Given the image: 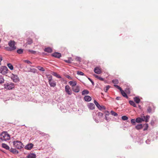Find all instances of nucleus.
<instances>
[{
  "mask_svg": "<svg viewBox=\"0 0 158 158\" xmlns=\"http://www.w3.org/2000/svg\"><path fill=\"white\" fill-rule=\"evenodd\" d=\"M23 50L22 49H20L18 50L17 52L19 54H21L23 52Z\"/></svg>",
  "mask_w": 158,
  "mask_h": 158,
  "instance_id": "nucleus-36",
  "label": "nucleus"
},
{
  "mask_svg": "<svg viewBox=\"0 0 158 158\" xmlns=\"http://www.w3.org/2000/svg\"><path fill=\"white\" fill-rule=\"evenodd\" d=\"M49 83L51 87H55L56 85V82L52 79L51 76L48 77Z\"/></svg>",
  "mask_w": 158,
  "mask_h": 158,
  "instance_id": "nucleus-3",
  "label": "nucleus"
},
{
  "mask_svg": "<svg viewBox=\"0 0 158 158\" xmlns=\"http://www.w3.org/2000/svg\"><path fill=\"white\" fill-rule=\"evenodd\" d=\"M97 115H98V117L100 119H101L102 118L103 115V114L100 112H99L97 114Z\"/></svg>",
  "mask_w": 158,
  "mask_h": 158,
  "instance_id": "nucleus-28",
  "label": "nucleus"
},
{
  "mask_svg": "<svg viewBox=\"0 0 158 158\" xmlns=\"http://www.w3.org/2000/svg\"><path fill=\"white\" fill-rule=\"evenodd\" d=\"M134 100L135 102L137 103H139L140 101V100L139 98L136 97L134 98Z\"/></svg>",
  "mask_w": 158,
  "mask_h": 158,
  "instance_id": "nucleus-26",
  "label": "nucleus"
},
{
  "mask_svg": "<svg viewBox=\"0 0 158 158\" xmlns=\"http://www.w3.org/2000/svg\"><path fill=\"white\" fill-rule=\"evenodd\" d=\"M72 89L74 92L76 93L79 92L80 90V87L78 86H76L74 87H72Z\"/></svg>",
  "mask_w": 158,
  "mask_h": 158,
  "instance_id": "nucleus-11",
  "label": "nucleus"
},
{
  "mask_svg": "<svg viewBox=\"0 0 158 158\" xmlns=\"http://www.w3.org/2000/svg\"><path fill=\"white\" fill-rule=\"evenodd\" d=\"M114 86L116 87V88H117L118 89H119L120 91H121V90H122L121 89V88L119 86H118V85H114Z\"/></svg>",
  "mask_w": 158,
  "mask_h": 158,
  "instance_id": "nucleus-45",
  "label": "nucleus"
},
{
  "mask_svg": "<svg viewBox=\"0 0 158 158\" xmlns=\"http://www.w3.org/2000/svg\"><path fill=\"white\" fill-rule=\"evenodd\" d=\"M8 71L7 68L5 66H2L0 67V73L3 75L6 74Z\"/></svg>",
  "mask_w": 158,
  "mask_h": 158,
  "instance_id": "nucleus-4",
  "label": "nucleus"
},
{
  "mask_svg": "<svg viewBox=\"0 0 158 158\" xmlns=\"http://www.w3.org/2000/svg\"><path fill=\"white\" fill-rule=\"evenodd\" d=\"M15 42L14 41H10L8 43L10 47V50H14L16 48L15 46Z\"/></svg>",
  "mask_w": 158,
  "mask_h": 158,
  "instance_id": "nucleus-6",
  "label": "nucleus"
},
{
  "mask_svg": "<svg viewBox=\"0 0 158 158\" xmlns=\"http://www.w3.org/2000/svg\"><path fill=\"white\" fill-rule=\"evenodd\" d=\"M69 84L72 87H74L76 86L77 82L75 81H71L69 82Z\"/></svg>",
  "mask_w": 158,
  "mask_h": 158,
  "instance_id": "nucleus-13",
  "label": "nucleus"
},
{
  "mask_svg": "<svg viewBox=\"0 0 158 158\" xmlns=\"http://www.w3.org/2000/svg\"><path fill=\"white\" fill-rule=\"evenodd\" d=\"M8 67L11 70H12L13 69V65L10 63L8 64H7Z\"/></svg>",
  "mask_w": 158,
  "mask_h": 158,
  "instance_id": "nucleus-30",
  "label": "nucleus"
},
{
  "mask_svg": "<svg viewBox=\"0 0 158 158\" xmlns=\"http://www.w3.org/2000/svg\"><path fill=\"white\" fill-rule=\"evenodd\" d=\"M120 91L123 97L127 98H128V97L127 94L125 92H124V91L123 90H121Z\"/></svg>",
  "mask_w": 158,
  "mask_h": 158,
  "instance_id": "nucleus-20",
  "label": "nucleus"
},
{
  "mask_svg": "<svg viewBox=\"0 0 158 158\" xmlns=\"http://www.w3.org/2000/svg\"><path fill=\"white\" fill-rule=\"evenodd\" d=\"M65 91L69 95H71L72 94V91L69 85H67L65 86Z\"/></svg>",
  "mask_w": 158,
  "mask_h": 158,
  "instance_id": "nucleus-7",
  "label": "nucleus"
},
{
  "mask_svg": "<svg viewBox=\"0 0 158 158\" xmlns=\"http://www.w3.org/2000/svg\"><path fill=\"white\" fill-rule=\"evenodd\" d=\"M94 102L98 109L100 108L101 107V106L95 100H94Z\"/></svg>",
  "mask_w": 158,
  "mask_h": 158,
  "instance_id": "nucleus-27",
  "label": "nucleus"
},
{
  "mask_svg": "<svg viewBox=\"0 0 158 158\" xmlns=\"http://www.w3.org/2000/svg\"><path fill=\"white\" fill-rule=\"evenodd\" d=\"M140 107V106H139V107Z\"/></svg>",
  "mask_w": 158,
  "mask_h": 158,
  "instance_id": "nucleus-58",
  "label": "nucleus"
},
{
  "mask_svg": "<svg viewBox=\"0 0 158 158\" xmlns=\"http://www.w3.org/2000/svg\"><path fill=\"white\" fill-rule=\"evenodd\" d=\"M122 119L123 120H126L128 119V118L126 116H123L122 117Z\"/></svg>",
  "mask_w": 158,
  "mask_h": 158,
  "instance_id": "nucleus-38",
  "label": "nucleus"
},
{
  "mask_svg": "<svg viewBox=\"0 0 158 158\" xmlns=\"http://www.w3.org/2000/svg\"><path fill=\"white\" fill-rule=\"evenodd\" d=\"M143 127V126L142 124H138L135 126V128L137 130H139L142 128Z\"/></svg>",
  "mask_w": 158,
  "mask_h": 158,
  "instance_id": "nucleus-22",
  "label": "nucleus"
},
{
  "mask_svg": "<svg viewBox=\"0 0 158 158\" xmlns=\"http://www.w3.org/2000/svg\"><path fill=\"white\" fill-rule=\"evenodd\" d=\"M88 106L89 108L91 110H93L95 108V105L93 103H89Z\"/></svg>",
  "mask_w": 158,
  "mask_h": 158,
  "instance_id": "nucleus-16",
  "label": "nucleus"
},
{
  "mask_svg": "<svg viewBox=\"0 0 158 158\" xmlns=\"http://www.w3.org/2000/svg\"><path fill=\"white\" fill-rule=\"evenodd\" d=\"M126 92L127 93H130V89L129 88H127L126 89Z\"/></svg>",
  "mask_w": 158,
  "mask_h": 158,
  "instance_id": "nucleus-51",
  "label": "nucleus"
},
{
  "mask_svg": "<svg viewBox=\"0 0 158 158\" xmlns=\"http://www.w3.org/2000/svg\"><path fill=\"white\" fill-rule=\"evenodd\" d=\"M112 82L114 84H118V80L117 79L114 80L112 81Z\"/></svg>",
  "mask_w": 158,
  "mask_h": 158,
  "instance_id": "nucleus-37",
  "label": "nucleus"
},
{
  "mask_svg": "<svg viewBox=\"0 0 158 158\" xmlns=\"http://www.w3.org/2000/svg\"><path fill=\"white\" fill-rule=\"evenodd\" d=\"M11 78L13 81L15 82H17L19 81V79L18 77L15 75H14L13 74H12L11 76Z\"/></svg>",
  "mask_w": 158,
  "mask_h": 158,
  "instance_id": "nucleus-8",
  "label": "nucleus"
},
{
  "mask_svg": "<svg viewBox=\"0 0 158 158\" xmlns=\"http://www.w3.org/2000/svg\"><path fill=\"white\" fill-rule=\"evenodd\" d=\"M13 144L14 147L18 149H20L23 148V145L19 141H14L13 142Z\"/></svg>",
  "mask_w": 158,
  "mask_h": 158,
  "instance_id": "nucleus-2",
  "label": "nucleus"
},
{
  "mask_svg": "<svg viewBox=\"0 0 158 158\" xmlns=\"http://www.w3.org/2000/svg\"><path fill=\"white\" fill-rule=\"evenodd\" d=\"M23 61L24 62L28 64H32V63L28 60H23Z\"/></svg>",
  "mask_w": 158,
  "mask_h": 158,
  "instance_id": "nucleus-41",
  "label": "nucleus"
},
{
  "mask_svg": "<svg viewBox=\"0 0 158 158\" xmlns=\"http://www.w3.org/2000/svg\"><path fill=\"white\" fill-rule=\"evenodd\" d=\"M65 76L66 77L68 78L69 79H71V77L69 75H66Z\"/></svg>",
  "mask_w": 158,
  "mask_h": 158,
  "instance_id": "nucleus-49",
  "label": "nucleus"
},
{
  "mask_svg": "<svg viewBox=\"0 0 158 158\" xmlns=\"http://www.w3.org/2000/svg\"><path fill=\"white\" fill-rule=\"evenodd\" d=\"M145 127L143 130L144 131L147 130L148 129V124L146 123L145 124Z\"/></svg>",
  "mask_w": 158,
  "mask_h": 158,
  "instance_id": "nucleus-39",
  "label": "nucleus"
},
{
  "mask_svg": "<svg viewBox=\"0 0 158 158\" xmlns=\"http://www.w3.org/2000/svg\"><path fill=\"white\" fill-rule=\"evenodd\" d=\"M44 51L48 52L51 53L52 52V50L50 48H47L45 49Z\"/></svg>",
  "mask_w": 158,
  "mask_h": 158,
  "instance_id": "nucleus-19",
  "label": "nucleus"
},
{
  "mask_svg": "<svg viewBox=\"0 0 158 158\" xmlns=\"http://www.w3.org/2000/svg\"><path fill=\"white\" fill-rule=\"evenodd\" d=\"M141 119H142V121H144V120H145V117L144 116H143V117L142 118H141Z\"/></svg>",
  "mask_w": 158,
  "mask_h": 158,
  "instance_id": "nucleus-53",
  "label": "nucleus"
},
{
  "mask_svg": "<svg viewBox=\"0 0 158 158\" xmlns=\"http://www.w3.org/2000/svg\"><path fill=\"white\" fill-rule=\"evenodd\" d=\"M107 114L106 113V115H109V112L108 111H107Z\"/></svg>",
  "mask_w": 158,
  "mask_h": 158,
  "instance_id": "nucleus-56",
  "label": "nucleus"
},
{
  "mask_svg": "<svg viewBox=\"0 0 158 158\" xmlns=\"http://www.w3.org/2000/svg\"><path fill=\"white\" fill-rule=\"evenodd\" d=\"M65 61H66V62L68 63H70L71 62L70 61V60H66Z\"/></svg>",
  "mask_w": 158,
  "mask_h": 158,
  "instance_id": "nucleus-54",
  "label": "nucleus"
},
{
  "mask_svg": "<svg viewBox=\"0 0 158 158\" xmlns=\"http://www.w3.org/2000/svg\"><path fill=\"white\" fill-rule=\"evenodd\" d=\"M33 147V144L30 143L27 144L25 147V148L27 150H31Z\"/></svg>",
  "mask_w": 158,
  "mask_h": 158,
  "instance_id": "nucleus-10",
  "label": "nucleus"
},
{
  "mask_svg": "<svg viewBox=\"0 0 158 158\" xmlns=\"http://www.w3.org/2000/svg\"><path fill=\"white\" fill-rule=\"evenodd\" d=\"M37 68L38 69H39V70H40V71H44V69L42 67H41L40 66H38Z\"/></svg>",
  "mask_w": 158,
  "mask_h": 158,
  "instance_id": "nucleus-34",
  "label": "nucleus"
},
{
  "mask_svg": "<svg viewBox=\"0 0 158 158\" xmlns=\"http://www.w3.org/2000/svg\"><path fill=\"white\" fill-rule=\"evenodd\" d=\"M101 106V107L99 109L100 110H102V109L105 110L106 109V108L104 106Z\"/></svg>",
  "mask_w": 158,
  "mask_h": 158,
  "instance_id": "nucleus-47",
  "label": "nucleus"
},
{
  "mask_svg": "<svg viewBox=\"0 0 158 158\" xmlns=\"http://www.w3.org/2000/svg\"><path fill=\"white\" fill-rule=\"evenodd\" d=\"M150 116L149 115H146L145 117V121L146 122H148L149 119L150 118Z\"/></svg>",
  "mask_w": 158,
  "mask_h": 158,
  "instance_id": "nucleus-35",
  "label": "nucleus"
},
{
  "mask_svg": "<svg viewBox=\"0 0 158 158\" xmlns=\"http://www.w3.org/2000/svg\"><path fill=\"white\" fill-rule=\"evenodd\" d=\"M77 74L78 75H84V73L78 71L77 72Z\"/></svg>",
  "mask_w": 158,
  "mask_h": 158,
  "instance_id": "nucleus-43",
  "label": "nucleus"
},
{
  "mask_svg": "<svg viewBox=\"0 0 158 158\" xmlns=\"http://www.w3.org/2000/svg\"><path fill=\"white\" fill-rule=\"evenodd\" d=\"M52 55L53 56L57 58H60L61 56V54L58 52L54 53L52 54Z\"/></svg>",
  "mask_w": 158,
  "mask_h": 158,
  "instance_id": "nucleus-12",
  "label": "nucleus"
},
{
  "mask_svg": "<svg viewBox=\"0 0 158 158\" xmlns=\"http://www.w3.org/2000/svg\"><path fill=\"white\" fill-rule=\"evenodd\" d=\"M142 119L140 118H137L136 119V122L138 123H140L142 122Z\"/></svg>",
  "mask_w": 158,
  "mask_h": 158,
  "instance_id": "nucleus-31",
  "label": "nucleus"
},
{
  "mask_svg": "<svg viewBox=\"0 0 158 158\" xmlns=\"http://www.w3.org/2000/svg\"><path fill=\"white\" fill-rule=\"evenodd\" d=\"M10 151L13 153L15 154H17L19 153V152L18 150H17L12 148H11L10 149Z\"/></svg>",
  "mask_w": 158,
  "mask_h": 158,
  "instance_id": "nucleus-15",
  "label": "nucleus"
},
{
  "mask_svg": "<svg viewBox=\"0 0 158 158\" xmlns=\"http://www.w3.org/2000/svg\"><path fill=\"white\" fill-rule=\"evenodd\" d=\"M53 75L55 76L57 78H61V76L59 75L58 74L54 72L53 73Z\"/></svg>",
  "mask_w": 158,
  "mask_h": 158,
  "instance_id": "nucleus-33",
  "label": "nucleus"
},
{
  "mask_svg": "<svg viewBox=\"0 0 158 158\" xmlns=\"http://www.w3.org/2000/svg\"><path fill=\"white\" fill-rule=\"evenodd\" d=\"M4 87L5 89L10 90L14 88L15 86L14 84L13 83H7L4 84Z\"/></svg>",
  "mask_w": 158,
  "mask_h": 158,
  "instance_id": "nucleus-5",
  "label": "nucleus"
},
{
  "mask_svg": "<svg viewBox=\"0 0 158 158\" xmlns=\"http://www.w3.org/2000/svg\"><path fill=\"white\" fill-rule=\"evenodd\" d=\"M121 98L120 97H117L116 98V99L117 100H119Z\"/></svg>",
  "mask_w": 158,
  "mask_h": 158,
  "instance_id": "nucleus-55",
  "label": "nucleus"
},
{
  "mask_svg": "<svg viewBox=\"0 0 158 158\" xmlns=\"http://www.w3.org/2000/svg\"><path fill=\"white\" fill-rule=\"evenodd\" d=\"M147 111L148 112L150 113L152 111V109L150 107H148L147 109Z\"/></svg>",
  "mask_w": 158,
  "mask_h": 158,
  "instance_id": "nucleus-46",
  "label": "nucleus"
},
{
  "mask_svg": "<svg viewBox=\"0 0 158 158\" xmlns=\"http://www.w3.org/2000/svg\"><path fill=\"white\" fill-rule=\"evenodd\" d=\"M36 155L34 153H30L27 156L28 158H35Z\"/></svg>",
  "mask_w": 158,
  "mask_h": 158,
  "instance_id": "nucleus-17",
  "label": "nucleus"
},
{
  "mask_svg": "<svg viewBox=\"0 0 158 158\" xmlns=\"http://www.w3.org/2000/svg\"><path fill=\"white\" fill-rule=\"evenodd\" d=\"M94 71L95 73L98 74H100L102 72L101 69L98 67H95L94 69Z\"/></svg>",
  "mask_w": 158,
  "mask_h": 158,
  "instance_id": "nucleus-9",
  "label": "nucleus"
},
{
  "mask_svg": "<svg viewBox=\"0 0 158 158\" xmlns=\"http://www.w3.org/2000/svg\"><path fill=\"white\" fill-rule=\"evenodd\" d=\"M33 42L32 40L30 38H28L27 39V43L28 44H31Z\"/></svg>",
  "mask_w": 158,
  "mask_h": 158,
  "instance_id": "nucleus-24",
  "label": "nucleus"
},
{
  "mask_svg": "<svg viewBox=\"0 0 158 158\" xmlns=\"http://www.w3.org/2000/svg\"><path fill=\"white\" fill-rule=\"evenodd\" d=\"M129 103L131 105L133 106L134 107H136V104L135 103V102L133 101H132L131 100L129 101Z\"/></svg>",
  "mask_w": 158,
  "mask_h": 158,
  "instance_id": "nucleus-21",
  "label": "nucleus"
},
{
  "mask_svg": "<svg viewBox=\"0 0 158 158\" xmlns=\"http://www.w3.org/2000/svg\"><path fill=\"white\" fill-rule=\"evenodd\" d=\"M40 134H42V135L44 136H46L47 135H48L49 136V135L48 134L44 133H40Z\"/></svg>",
  "mask_w": 158,
  "mask_h": 158,
  "instance_id": "nucleus-50",
  "label": "nucleus"
},
{
  "mask_svg": "<svg viewBox=\"0 0 158 158\" xmlns=\"http://www.w3.org/2000/svg\"><path fill=\"white\" fill-rule=\"evenodd\" d=\"M136 122V120H135L134 119H132L131 120V123L133 124L134 125H135Z\"/></svg>",
  "mask_w": 158,
  "mask_h": 158,
  "instance_id": "nucleus-44",
  "label": "nucleus"
},
{
  "mask_svg": "<svg viewBox=\"0 0 158 158\" xmlns=\"http://www.w3.org/2000/svg\"><path fill=\"white\" fill-rule=\"evenodd\" d=\"M28 51L30 52L31 54H35L36 53V52L35 51L32 50H28Z\"/></svg>",
  "mask_w": 158,
  "mask_h": 158,
  "instance_id": "nucleus-40",
  "label": "nucleus"
},
{
  "mask_svg": "<svg viewBox=\"0 0 158 158\" xmlns=\"http://www.w3.org/2000/svg\"><path fill=\"white\" fill-rule=\"evenodd\" d=\"M94 76L95 77L101 81H103L104 80V79L103 78L99 76H98L97 75L94 74Z\"/></svg>",
  "mask_w": 158,
  "mask_h": 158,
  "instance_id": "nucleus-25",
  "label": "nucleus"
},
{
  "mask_svg": "<svg viewBox=\"0 0 158 158\" xmlns=\"http://www.w3.org/2000/svg\"><path fill=\"white\" fill-rule=\"evenodd\" d=\"M4 80L3 77L2 76H0V84H2L4 83Z\"/></svg>",
  "mask_w": 158,
  "mask_h": 158,
  "instance_id": "nucleus-29",
  "label": "nucleus"
},
{
  "mask_svg": "<svg viewBox=\"0 0 158 158\" xmlns=\"http://www.w3.org/2000/svg\"><path fill=\"white\" fill-rule=\"evenodd\" d=\"M10 139V135L7 132L4 131L0 135V142L4 141H6Z\"/></svg>",
  "mask_w": 158,
  "mask_h": 158,
  "instance_id": "nucleus-1",
  "label": "nucleus"
},
{
  "mask_svg": "<svg viewBox=\"0 0 158 158\" xmlns=\"http://www.w3.org/2000/svg\"><path fill=\"white\" fill-rule=\"evenodd\" d=\"M88 79H89V80L90 81V82H91L92 83V84H93V85H94V82H93V81L92 80H91L90 78H88Z\"/></svg>",
  "mask_w": 158,
  "mask_h": 158,
  "instance_id": "nucleus-52",
  "label": "nucleus"
},
{
  "mask_svg": "<svg viewBox=\"0 0 158 158\" xmlns=\"http://www.w3.org/2000/svg\"><path fill=\"white\" fill-rule=\"evenodd\" d=\"M110 113L111 114V115L114 116H116L118 115V114L117 113H115L114 111L113 110H111L110 111Z\"/></svg>",
  "mask_w": 158,
  "mask_h": 158,
  "instance_id": "nucleus-32",
  "label": "nucleus"
},
{
  "mask_svg": "<svg viewBox=\"0 0 158 158\" xmlns=\"http://www.w3.org/2000/svg\"><path fill=\"white\" fill-rule=\"evenodd\" d=\"M110 86L109 85L107 86L104 89L105 91V92H107L108 89H109V88H110Z\"/></svg>",
  "mask_w": 158,
  "mask_h": 158,
  "instance_id": "nucleus-42",
  "label": "nucleus"
},
{
  "mask_svg": "<svg viewBox=\"0 0 158 158\" xmlns=\"http://www.w3.org/2000/svg\"><path fill=\"white\" fill-rule=\"evenodd\" d=\"M84 99L86 101L89 102L91 100V98L89 96L86 95L84 97Z\"/></svg>",
  "mask_w": 158,
  "mask_h": 158,
  "instance_id": "nucleus-14",
  "label": "nucleus"
},
{
  "mask_svg": "<svg viewBox=\"0 0 158 158\" xmlns=\"http://www.w3.org/2000/svg\"><path fill=\"white\" fill-rule=\"evenodd\" d=\"M89 93V91L87 90H86V89L84 90L82 92V95L87 94Z\"/></svg>",
  "mask_w": 158,
  "mask_h": 158,
  "instance_id": "nucleus-23",
  "label": "nucleus"
},
{
  "mask_svg": "<svg viewBox=\"0 0 158 158\" xmlns=\"http://www.w3.org/2000/svg\"><path fill=\"white\" fill-rule=\"evenodd\" d=\"M105 119L106 120H107V118L106 116H105Z\"/></svg>",
  "mask_w": 158,
  "mask_h": 158,
  "instance_id": "nucleus-57",
  "label": "nucleus"
},
{
  "mask_svg": "<svg viewBox=\"0 0 158 158\" xmlns=\"http://www.w3.org/2000/svg\"><path fill=\"white\" fill-rule=\"evenodd\" d=\"M75 60L78 62L80 61V58L78 57H76L75 58Z\"/></svg>",
  "mask_w": 158,
  "mask_h": 158,
  "instance_id": "nucleus-48",
  "label": "nucleus"
},
{
  "mask_svg": "<svg viewBox=\"0 0 158 158\" xmlns=\"http://www.w3.org/2000/svg\"><path fill=\"white\" fill-rule=\"evenodd\" d=\"M2 146L3 148L7 150H9L10 149L9 146L5 143H2Z\"/></svg>",
  "mask_w": 158,
  "mask_h": 158,
  "instance_id": "nucleus-18",
  "label": "nucleus"
}]
</instances>
